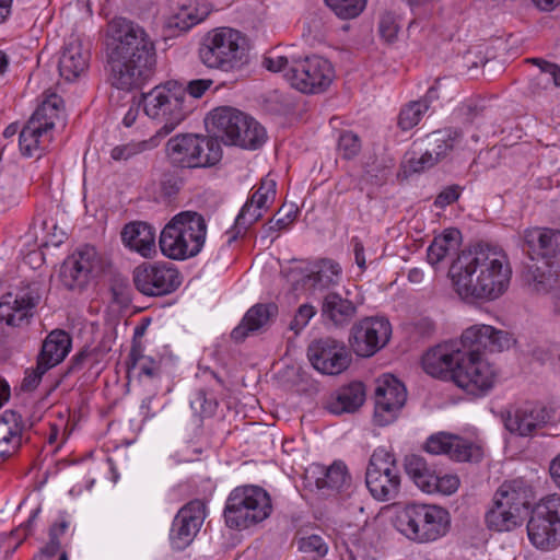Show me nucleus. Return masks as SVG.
<instances>
[{
  "instance_id": "nucleus-13",
  "label": "nucleus",
  "mask_w": 560,
  "mask_h": 560,
  "mask_svg": "<svg viewBox=\"0 0 560 560\" xmlns=\"http://www.w3.org/2000/svg\"><path fill=\"white\" fill-rule=\"evenodd\" d=\"M365 483L374 499L394 500L400 489V474L393 454L383 447L376 448L369 462Z\"/></svg>"
},
{
  "instance_id": "nucleus-54",
  "label": "nucleus",
  "mask_w": 560,
  "mask_h": 560,
  "mask_svg": "<svg viewBox=\"0 0 560 560\" xmlns=\"http://www.w3.org/2000/svg\"><path fill=\"white\" fill-rule=\"evenodd\" d=\"M49 369L46 365H43L38 360L36 363V368L26 370L25 376L21 383V389L24 392L34 390L40 383L43 375Z\"/></svg>"
},
{
  "instance_id": "nucleus-41",
  "label": "nucleus",
  "mask_w": 560,
  "mask_h": 560,
  "mask_svg": "<svg viewBox=\"0 0 560 560\" xmlns=\"http://www.w3.org/2000/svg\"><path fill=\"white\" fill-rule=\"evenodd\" d=\"M405 470L407 475L413 480L419 489L423 492L430 488L432 483L433 471L428 467L425 460L418 455L407 456L405 459Z\"/></svg>"
},
{
  "instance_id": "nucleus-11",
  "label": "nucleus",
  "mask_w": 560,
  "mask_h": 560,
  "mask_svg": "<svg viewBox=\"0 0 560 560\" xmlns=\"http://www.w3.org/2000/svg\"><path fill=\"white\" fill-rule=\"evenodd\" d=\"M171 163L177 167H209L222 158V149L217 139L197 135H177L166 144Z\"/></svg>"
},
{
  "instance_id": "nucleus-12",
  "label": "nucleus",
  "mask_w": 560,
  "mask_h": 560,
  "mask_svg": "<svg viewBox=\"0 0 560 560\" xmlns=\"http://www.w3.org/2000/svg\"><path fill=\"white\" fill-rule=\"evenodd\" d=\"M491 331L487 327L474 325L462 334L459 340H451L430 349L422 358L423 370L431 376L453 380L455 369L463 360L465 345H469L478 336L479 343H482V340L486 342L489 338L486 334Z\"/></svg>"
},
{
  "instance_id": "nucleus-64",
  "label": "nucleus",
  "mask_w": 560,
  "mask_h": 560,
  "mask_svg": "<svg viewBox=\"0 0 560 560\" xmlns=\"http://www.w3.org/2000/svg\"><path fill=\"white\" fill-rule=\"evenodd\" d=\"M549 475L557 488L560 489V453L550 460Z\"/></svg>"
},
{
  "instance_id": "nucleus-59",
  "label": "nucleus",
  "mask_w": 560,
  "mask_h": 560,
  "mask_svg": "<svg viewBox=\"0 0 560 560\" xmlns=\"http://www.w3.org/2000/svg\"><path fill=\"white\" fill-rule=\"evenodd\" d=\"M136 369H138L140 376L144 375L149 378H153L160 375L161 366L158 361L147 357Z\"/></svg>"
},
{
  "instance_id": "nucleus-3",
  "label": "nucleus",
  "mask_w": 560,
  "mask_h": 560,
  "mask_svg": "<svg viewBox=\"0 0 560 560\" xmlns=\"http://www.w3.org/2000/svg\"><path fill=\"white\" fill-rule=\"evenodd\" d=\"M535 500L533 487L524 479L503 482L493 495L492 508L486 514V523L490 529L510 532L521 526L529 515ZM532 512L553 521L560 530V494L553 493L542 498Z\"/></svg>"
},
{
  "instance_id": "nucleus-55",
  "label": "nucleus",
  "mask_w": 560,
  "mask_h": 560,
  "mask_svg": "<svg viewBox=\"0 0 560 560\" xmlns=\"http://www.w3.org/2000/svg\"><path fill=\"white\" fill-rule=\"evenodd\" d=\"M299 549L303 552L316 553L318 557H324L327 553V545L318 535L303 537L299 541Z\"/></svg>"
},
{
  "instance_id": "nucleus-29",
  "label": "nucleus",
  "mask_w": 560,
  "mask_h": 560,
  "mask_svg": "<svg viewBox=\"0 0 560 560\" xmlns=\"http://www.w3.org/2000/svg\"><path fill=\"white\" fill-rule=\"evenodd\" d=\"M89 65V54L83 50L78 40L66 45L58 62L59 74L68 82H72L85 72Z\"/></svg>"
},
{
  "instance_id": "nucleus-43",
  "label": "nucleus",
  "mask_w": 560,
  "mask_h": 560,
  "mask_svg": "<svg viewBox=\"0 0 560 560\" xmlns=\"http://www.w3.org/2000/svg\"><path fill=\"white\" fill-rule=\"evenodd\" d=\"M327 7L342 20L355 19L366 7L368 0H324Z\"/></svg>"
},
{
  "instance_id": "nucleus-17",
  "label": "nucleus",
  "mask_w": 560,
  "mask_h": 560,
  "mask_svg": "<svg viewBox=\"0 0 560 560\" xmlns=\"http://www.w3.org/2000/svg\"><path fill=\"white\" fill-rule=\"evenodd\" d=\"M505 429L518 436H529L538 429L557 423L556 411L541 405H524L502 416Z\"/></svg>"
},
{
  "instance_id": "nucleus-2",
  "label": "nucleus",
  "mask_w": 560,
  "mask_h": 560,
  "mask_svg": "<svg viewBox=\"0 0 560 560\" xmlns=\"http://www.w3.org/2000/svg\"><path fill=\"white\" fill-rule=\"evenodd\" d=\"M448 276L463 300H495L506 291L512 270L501 249L478 244L457 255Z\"/></svg>"
},
{
  "instance_id": "nucleus-33",
  "label": "nucleus",
  "mask_w": 560,
  "mask_h": 560,
  "mask_svg": "<svg viewBox=\"0 0 560 560\" xmlns=\"http://www.w3.org/2000/svg\"><path fill=\"white\" fill-rule=\"evenodd\" d=\"M51 140L52 133L45 132L35 120L28 119L20 131V151L24 156H40Z\"/></svg>"
},
{
  "instance_id": "nucleus-32",
  "label": "nucleus",
  "mask_w": 560,
  "mask_h": 560,
  "mask_svg": "<svg viewBox=\"0 0 560 560\" xmlns=\"http://www.w3.org/2000/svg\"><path fill=\"white\" fill-rule=\"evenodd\" d=\"M30 119L40 125L45 132L52 133L51 131L56 126L63 127L66 125L63 100L57 94H50L36 108Z\"/></svg>"
},
{
  "instance_id": "nucleus-28",
  "label": "nucleus",
  "mask_w": 560,
  "mask_h": 560,
  "mask_svg": "<svg viewBox=\"0 0 560 560\" xmlns=\"http://www.w3.org/2000/svg\"><path fill=\"white\" fill-rule=\"evenodd\" d=\"M341 272L342 269L338 262L324 258L312 265L310 272L303 279V284L314 292H328L340 282Z\"/></svg>"
},
{
  "instance_id": "nucleus-1",
  "label": "nucleus",
  "mask_w": 560,
  "mask_h": 560,
  "mask_svg": "<svg viewBox=\"0 0 560 560\" xmlns=\"http://www.w3.org/2000/svg\"><path fill=\"white\" fill-rule=\"evenodd\" d=\"M112 38L108 61L112 84L120 90L141 88L153 74L156 65L155 44L138 23L115 18L108 23Z\"/></svg>"
},
{
  "instance_id": "nucleus-35",
  "label": "nucleus",
  "mask_w": 560,
  "mask_h": 560,
  "mask_svg": "<svg viewBox=\"0 0 560 560\" xmlns=\"http://www.w3.org/2000/svg\"><path fill=\"white\" fill-rule=\"evenodd\" d=\"M463 140L462 130L453 127L435 130L425 137V148L440 162Z\"/></svg>"
},
{
  "instance_id": "nucleus-38",
  "label": "nucleus",
  "mask_w": 560,
  "mask_h": 560,
  "mask_svg": "<svg viewBox=\"0 0 560 560\" xmlns=\"http://www.w3.org/2000/svg\"><path fill=\"white\" fill-rule=\"evenodd\" d=\"M375 400H382L389 404L405 405L407 400V390L405 385L394 375L384 374L377 381L375 388Z\"/></svg>"
},
{
  "instance_id": "nucleus-9",
  "label": "nucleus",
  "mask_w": 560,
  "mask_h": 560,
  "mask_svg": "<svg viewBox=\"0 0 560 560\" xmlns=\"http://www.w3.org/2000/svg\"><path fill=\"white\" fill-rule=\"evenodd\" d=\"M451 516L435 504L409 503L396 515L395 526L408 539L423 544L446 535Z\"/></svg>"
},
{
  "instance_id": "nucleus-42",
  "label": "nucleus",
  "mask_w": 560,
  "mask_h": 560,
  "mask_svg": "<svg viewBox=\"0 0 560 560\" xmlns=\"http://www.w3.org/2000/svg\"><path fill=\"white\" fill-rule=\"evenodd\" d=\"M262 217V210L253 205L248 200L241 209L235 219L233 229L229 232V243L235 241L240 235L244 234L247 229Z\"/></svg>"
},
{
  "instance_id": "nucleus-25",
  "label": "nucleus",
  "mask_w": 560,
  "mask_h": 560,
  "mask_svg": "<svg viewBox=\"0 0 560 560\" xmlns=\"http://www.w3.org/2000/svg\"><path fill=\"white\" fill-rule=\"evenodd\" d=\"M357 310L353 301L335 291L326 292L320 303L323 319L336 327L349 325L355 317Z\"/></svg>"
},
{
  "instance_id": "nucleus-52",
  "label": "nucleus",
  "mask_w": 560,
  "mask_h": 560,
  "mask_svg": "<svg viewBox=\"0 0 560 560\" xmlns=\"http://www.w3.org/2000/svg\"><path fill=\"white\" fill-rule=\"evenodd\" d=\"M316 308L311 304H302L295 312L293 319L290 323V329L299 334L314 317Z\"/></svg>"
},
{
  "instance_id": "nucleus-39",
  "label": "nucleus",
  "mask_w": 560,
  "mask_h": 560,
  "mask_svg": "<svg viewBox=\"0 0 560 560\" xmlns=\"http://www.w3.org/2000/svg\"><path fill=\"white\" fill-rule=\"evenodd\" d=\"M236 132L240 133V137L235 139V142H232V144L244 149H257L266 140L265 128L248 115H246V122L244 126H240V129H236Z\"/></svg>"
},
{
  "instance_id": "nucleus-23",
  "label": "nucleus",
  "mask_w": 560,
  "mask_h": 560,
  "mask_svg": "<svg viewBox=\"0 0 560 560\" xmlns=\"http://www.w3.org/2000/svg\"><path fill=\"white\" fill-rule=\"evenodd\" d=\"M120 237L127 248L144 258H150L156 253L155 230L147 222L132 221L125 224Z\"/></svg>"
},
{
  "instance_id": "nucleus-36",
  "label": "nucleus",
  "mask_w": 560,
  "mask_h": 560,
  "mask_svg": "<svg viewBox=\"0 0 560 560\" xmlns=\"http://www.w3.org/2000/svg\"><path fill=\"white\" fill-rule=\"evenodd\" d=\"M462 242V233L457 229H446L443 234L435 236L428 248L427 257L430 265L441 262L450 253L456 252Z\"/></svg>"
},
{
  "instance_id": "nucleus-47",
  "label": "nucleus",
  "mask_w": 560,
  "mask_h": 560,
  "mask_svg": "<svg viewBox=\"0 0 560 560\" xmlns=\"http://www.w3.org/2000/svg\"><path fill=\"white\" fill-rule=\"evenodd\" d=\"M402 407H404L402 405H397V404H393V402L389 404V402L382 401V400H375V407H374L375 423L381 427H385V425L393 423L397 419Z\"/></svg>"
},
{
  "instance_id": "nucleus-50",
  "label": "nucleus",
  "mask_w": 560,
  "mask_h": 560,
  "mask_svg": "<svg viewBox=\"0 0 560 560\" xmlns=\"http://www.w3.org/2000/svg\"><path fill=\"white\" fill-rule=\"evenodd\" d=\"M147 149V142H128L114 147L110 150V158L116 162H126L142 153Z\"/></svg>"
},
{
  "instance_id": "nucleus-14",
  "label": "nucleus",
  "mask_w": 560,
  "mask_h": 560,
  "mask_svg": "<svg viewBox=\"0 0 560 560\" xmlns=\"http://www.w3.org/2000/svg\"><path fill=\"white\" fill-rule=\"evenodd\" d=\"M136 289L147 296H163L173 293L182 284L178 269L167 261L142 262L133 269Z\"/></svg>"
},
{
  "instance_id": "nucleus-24",
  "label": "nucleus",
  "mask_w": 560,
  "mask_h": 560,
  "mask_svg": "<svg viewBox=\"0 0 560 560\" xmlns=\"http://www.w3.org/2000/svg\"><path fill=\"white\" fill-rule=\"evenodd\" d=\"M277 315L278 306L275 303L256 304L246 312L240 325L232 330L231 338L242 342L250 334L267 328Z\"/></svg>"
},
{
  "instance_id": "nucleus-53",
  "label": "nucleus",
  "mask_w": 560,
  "mask_h": 560,
  "mask_svg": "<svg viewBox=\"0 0 560 560\" xmlns=\"http://www.w3.org/2000/svg\"><path fill=\"white\" fill-rule=\"evenodd\" d=\"M438 163L439 161L436 158H434L425 148V151L419 158H410L407 161L406 168L411 173H421L433 167Z\"/></svg>"
},
{
  "instance_id": "nucleus-49",
  "label": "nucleus",
  "mask_w": 560,
  "mask_h": 560,
  "mask_svg": "<svg viewBox=\"0 0 560 560\" xmlns=\"http://www.w3.org/2000/svg\"><path fill=\"white\" fill-rule=\"evenodd\" d=\"M432 479L433 480L430 481L432 486L424 491L427 493L440 492L443 494H452L459 487V479L455 475L439 476L433 471Z\"/></svg>"
},
{
  "instance_id": "nucleus-15",
  "label": "nucleus",
  "mask_w": 560,
  "mask_h": 560,
  "mask_svg": "<svg viewBox=\"0 0 560 560\" xmlns=\"http://www.w3.org/2000/svg\"><path fill=\"white\" fill-rule=\"evenodd\" d=\"M392 335L390 323L382 317H365L352 326L349 343L358 357L369 358L384 348Z\"/></svg>"
},
{
  "instance_id": "nucleus-56",
  "label": "nucleus",
  "mask_w": 560,
  "mask_h": 560,
  "mask_svg": "<svg viewBox=\"0 0 560 560\" xmlns=\"http://www.w3.org/2000/svg\"><path fill=\"white\" fill-rule=\"evenodd\" d=\"M398 28L396 16L393 13L386 12L381 16L378 30L384 39L387 42L394 40L397 36Z\"/></svg>"
},
{
  "instance_id": "nucleus-37",
  "label": "nucleus",
  "mask_w": 560,
  "mask_h": 560,
  "mask_svg": "<svg viewBox=\"0 0 560 560\" xmlns=\"http://www.w3.org/2000/svg\"><path fill=\"white\" fill-rule=\"evenodd\" d=\"M209 13L210 9L207 4L183 5L178 12L170 18L167 26L179 32H186L202 22Z\"/></svg>"
},
{
  "instance_id": "nucleus-18",
  "label": "nucleus",
  "mask_w": 560,
  "mask_h": 560,
  "mask_svg": "<svg viewBox=\"0 0 560 560\" xmlns=\"http://www.w3.org/2000/svg\"><path fill=\"white\" fill-rule=\"evenodd\" d=\"M307 357L318 372L327 375L340 374L351 362L345 343L330 337L314 340L307 348Z\"/></svg>"
},
{
  "instance_id": "nucleus-26",
  "label": "nucleus",
  "mask_w": 560,
  "mask_h": 560,
  "mask_svg": "<svg viewBox=\"0 0 560 560\" xmlns=\"http://www.w3.org/2000/svg\"><path fill=\"white\" fill-rule=\"evenodd\" d=\"M210 121L215 138H221L225 144H232L240 137L236 129L246 122V114L233 107H218L210 114Z\"/></svg>"
},
{
  "instance_id": "nucleus-63",
  "label": "nucleus",
  "mask_w": 560,
  "mask_h": 560,
  "mask_svg": "<svg viewBox=\"0 0 560 560\" xmlns=\"http://www.w3.org/2000/svg\"><path fill=\"white\" fill-rule=\"evenodd\" d=\"M351 244L353 246V253L357 265L360 267V269H365V256H364V246L362 242L359 240V237H352Z\"/></svg>"
},
{
  "instance_id": "nucleus-30",
  "label": "nucleus",
  "mask_w": 560,
  "mask_h": 560,
  "mask_svg": "<svg viewBox=\"0 0 560 560\" xmlns=\"http://www.w3.org/2000/svg\"><path fill=\"white\" fill-rule=\"evenodd\" d=\"M71 337L61 329H55L48 334L43 342L37 360L51 369L65 360L71 349Z\"/></svg>"
},
{
  "instance_id": "nucleus-22",
  "label": "nucleus",
  "mask_w": 560,
  "mask_h": 560,
  "mask_svg": "<svg viewBox=\"0 0 560 560\" xmlns=\"http://www.w3.org/2000/svg\"><path fill=\"white\" fill-rule=\"evenodd\" d=\"M524 244L532 260L534 255L546 259L550 265V259L560 255V230L550 228H532L524 232Z\"/></svg>"
},
{
  "instance_id": "nucleus-4",
  "label": "nucleus",
  "mask_w": 560,
  "mask_h": 560,
  "mask_svg": "<svg viewBox=\"0 0 560 560\" xmlns=\"http://www.w3.org/2000/svg\"><path fill=\"white\" fill-rule=\"evenodd\" d=\"M262 66L272 72H283L290 85L304 94L324 92L335 75L334 68L327 59L316 55L303 56L293 48L268 51Z\"/></svg>"
},
{
  "instance_id": "nucleus-7",
  "label": "nucleus",
  "mask_w": 560,
  "mask_h": 560,
  "mask_svg": "<svg viewBox=\"0 0 560 560\" xmlns=\"http://www.w3.org/2000/svg\"><path fill=\"white\" fill-rule=\"evenodd\" d=\"M143 110L161 127L158 137H166L194 110V101L186 95L184 84L167 81L142 94Z\"/></svg>"
},
{
  "instance_id": "nucleus-61",
  "label": "nucleus",
  "mask_w": 560,
  "mask_h": 560,
  "mask_svg": "<svg viewBox=\"0 0 560 560\" xmlns=\"http://www.w3.org/2000/svg\"><path fill=\"white\" fill-rule=\"evenodd\" d=\"M94 361H95V355L91 351L83 349L72 358L70 370L71 371L80 370L84 366V364H86V363L92 364Z\"/></svg>"
},
{
  "instance_id": "nucleus-20",
  "label": "nucleus",
  "mask_w": 560,
  "mask_h": 560,
  "mask_svg": "<svg viewBox=\"0 0 560 560\" xmlns=\"http://www.w3.org/2000/svg\"><path fill=\"white\" fill-rule=\"evenodd\" d=\"M424 450L433 455H446L450 459L459 463L479 462L483 457L480 445L445 432H439L428 438Z\"/></svg>"
},
{
  "instance_id": "nucleus-44",
  "label": "nucleus",
  "mask_w": 560,
  "mask_h": 560,
  "mask_svg": "<svg viewBox=\"0 0 560 560\" xmlns=\"http://www.w3.org/2000/svg\"><path fill=\"white\" fill-rule=\"evenodd\" d=\"M428 112V105L419 101H411L406 104L399 113L398 126L401 130L407 131L419 124L424 113Z\"/></svg>"
},
{
  "instance_id": "nucleus-62",
  "label": "nucleus",
  "mask_w": 560,
  "mask_h": 560,
  "mask_svg": "<svg viewBox=\"0 0 560 560\" xmlns=\"http://www.w3.org/2000/svg\"><path fill=\"white\" fill-rule=\"evenodd\" d=\"M147 357H144L142 354V347H141V343L140 341L138 340H135L132 341V347H131V350L129 352V355H128V369H136L137 365L140 364V362H142V360H144Z\"/></svg>"
},
{
  "instance_id": "nucleus-31",
  "label": "nucleus",
  "mask_w": 560,
  "mask_h": 560,
  "mask_svg": "<svg viewBox=\"0 0 560 560\" xmlns=\"http://www.w3.org/2000/svg\"><path fill=\"white\" fill-rule=\"evenodd\" d=\"M553 525V521L530 511L527 523L528 538L534 546L540 549L555 548L560 544V530Z\"/></svg>"
},
{
  "instance_id": "nucleus-34",
  "label": "nucleus",
  "mask_w": 560,
  "mask_h": 560,
  "mask_svg": "<svg viewBox=\"0 0 560 560\" xmlns=\"http://www.w3.org/2000/svg\"><path fill=\"white\" fill-rule=\"evenodd\" d=\"M365 400V387L361 382H352L339 388L328 409L335 415L357 411Z\"/></svg>"
},
{
  "instance_id": "nucleus-60",
  "label": "nucleus",
  "mask_w": 560,
  "mask_h": 560,
  "mask_svg": "<svg viewBox=\"0 0 560 560\" xmlns=\"http://www.w3.org/2000/svg\"><path fill=\"white\" fill-rule=\"evenodd\" d=\"M483 110L485 106L479 102H469L459 108L460 115L464 116L469 124H472L477 117L481 116Z\"/></svg>"
},
{
  "instance_id": "nucleus-45",
  "label": "nucleus",
  "mask_w": 560,
  "mask_h": 560,
  "mask_svg": "<svg viewBox=\"0 0 560 560\" xmlns=\"http://www.w3.org/2000/svg\"><path fill=\"white\" fill-rule=\"evenodd\" d=\"M276 180L270 177H265L260 180L258 188L248 199L249 202L257 206L258 209H267L276 198Z\"/></svg>"
},
{
  "instance_id": "nucleus-10",
  "label": "nucleus",
  "mask_w": 560,
  "mask_h": 560,
  "mask_svg": "<svg viewBox=\"0 0 560 560\" xmlns=\"http://www.w3.org/2000/svg\"><path fill=\"white\" fill-rule=\"evenodd\" d=\"M271 509L270 497L264 488L252 485L236 487L226 500L225 523L230 528L245 529L266 520Z\"/></svg>"
},
{
  "instance_id": "nucleus-46",
  "label": "nucleus",
  "mask_w": 560,
  "mask_h": 560,
  "mask_svg": "<svg viewBox=\"0 0 560 560\" xmlns=\"http://www.w3.org/2000/svg\"><path fill=\"white\" fill-rule=\"evenodd\" d=\"M527 62L539 68L540 73L536 79L539 83H544L545 88L549 84L560 86V67L557 63L549 62L542 58H529Z\"/></svg>"
},
{
  "instance_id": "nucleus-57",
  "label": "nucleus",
  "mask_w": 560,
  "mask_h": 560,
  "mask_svg": "<svg viewBox=\"0 0 560 560\" xmlns=\"http://www.w3.org/2000/svg\"><path fill=\"white\" fill-rule=\"evenodd\" d=\"M212 84L213 81L211 79H196L189 81L187 85H184V89L186 90V95L195 102V100L200 98Z\"/></svg>"
},
{
  "instance_id": "nucleus-21",
  "label": "nucleus",
  "mask_w": 560,
  "mask_h": 560,
  "mask_svg": "<svg viewBox=\"0 0 560 560\" xmlns=\"http://www.w3.org/2000/svg\"><path fill=\"white\" fill-rule=\"evenodd\" d=\"M206 517V505L201 500H192L185 504L174 517L171 528V542L177 550L188 547Z\"/></svg>"
},
{
  "instance_id": "nucleus-51",
  "label": "nucleus",
  "mask_w": 560,
  "mask_h": 560,
  "mask_svg": "<svg viewBox=\"0 0 560 560\" xmlns=\"http://www.w3.org/2000/svg\"><path fill=\"white\" fill-rule=\"evenodd\" d=\"M338 149L345 159L354 158L361 150V141L359 137L351 132L345 131L339 137Z\"/></svg>"
},
{
  "instance_id": "nucleus-6",
  "label": "nucleus",
  "mask_w": 560,
  "mask_h": 560,
  "mask_svg": "<svg viewBox=\"0 0 560 560\" xmlns=\"http://www.w3.org/2000/svg\"><path fill=\"white\" fill-rule=\"evenodd\" d=\"M208 224L197 211H182L163 228L159 237L162 254L173 260L199 255L206 244Z\"/></svg>"
},
{
  "instance_id": "nucleus-19",
  "label": "nucleus",
  "mask_w": 560,
  "mask_h": 560,
  "mask_svg": "<svg viewBox=\"0 0 560 560\" xmlns=\"http://www.w3.org/2000/svg\"><path fill=\"white\" fill-rule=\"evenodd\" d=\"M100 257L95 247L83 245L67 257L60 268V280L69 290L82 289L93 272L100 269Z\"/></svg>"
},
{
  "instance_id": "nucleus-16",
  "label": "nucleus",
  "mask_w": 560,
  "mask_h": 560,
  "mask_svg": "<svg viewBox=\"0 0 560 560\" xmlns=\"http://www.w3.org/2000/svg\"><path fill=\"white\" fill-rule=\"evenodd\" d=\"M40 298L38 283L23 285L15 294L9 292L3 295L0 301V332L4 334L5 327H19L27 320Z\"/></svg>"
},
{
  "instance_id": "nucleus-58",
  "label": "nucleus",
  "mask_w": 560,
  "mask_h": 560,
  "mask_svg": "<svg viewBox=\"0 0 560 560\" xmlns=\"http://www.w3.org/2000/svg\"><path fill=\"white\" fill-rule=\"evenodd\" d=\"M460 187L458 185H452L444 188L436 197L434 205L440 208H444L459 198Z\"/></svg>"
},
{
  "instance_id": "nucleus-8",
  "label": "nucleus",
  "mask_w": 560,
  "mask_h": 560,
  "mask_svg": "<svg viewBox=\"0 0 560 560\" xmlns=\"http://www.w3.org/2000/svg\"><path fill=\"white\" fill-rule=\"evenodd\" d=\"M198 57L208 69L238 71L248 62L246 38L231 27L211 30L200 42Z\"/></svg>"
},
{
  "instance_id": "nucleus-40",
  "label": "nucleus",
  "mask_w": 560,
  "mask_h": 560,
  "mask_svg": "<svg viewBox=\"0 0 560 560\" xmlns=\"http://www.w3.org/2000/svg\"><path fill=\"white\" fill-rule=\"evenodd\" d=\"M350 479L347 466L342 462H334L325 469L324 476L317 478L316 486L339 491L350 485Z\"/></svg>"
},
{
  "instance_id": "nucleus-48",
  "label": "nucleus",
  "mask_w": 560,
  "mask_h": 560,
  "mask_svg": "<svg viewBox=\"0 0 560 560\" xmlns=\"http://www.w3.org/2000/svg\"><path fill=\"white\" fill-rule=\"evenodd\" d=\"M39 3L35 0H16L11 4V13L20 24L32 22L37 13Z\"/></svg>"
},
{
  "instance_id": "nucleus-5",
  "label": "nucleus",
  "mask_w": 560,
  "mask_h": 560,
  "mask_svg": "<svg viewBox=\"0 0 560 560\" xmlns=\"http://www.w3.org/2000/svg\"><path fill=\"white\" fill-rule=\"evenodd\" d=\"M481 326L492 330L486 334L489 337L487 338L488 340L479 345L480 338L478 336L476 340L465 345L466 349L463 353V360H460L459 365L455 369V374H453L455 384L475 396L489 392L497 378V373L492 365L481 359V352L485 350L500 352L509 349L514 342L510 332L495 329L489 325Z\"/></svg>"
},
{
  "instance_id": "nucleus-27",
  "label": "nucleus",
  "mask_w": 560,
  "mask_h": 560,
  "mask_svg": "<svg viewBox=\"0 0 560 560\" xmlns=\"http://www.w3.org/2000/svg\"><path fill=\"white\" fill-rule=\"evenodd\" d=\"M24 423L22 416L13 410H5L0 416V458L12 456L22 445Z\"/></svg>"
}]
</instances>
